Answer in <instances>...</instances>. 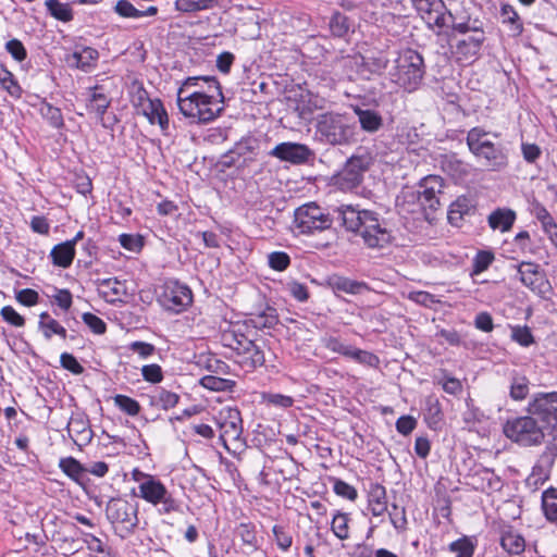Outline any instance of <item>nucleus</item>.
Returning a JSON list of instances; mask_svg holds the SVG:
<instances>
[{"label":"nucleus","mask_w":557,"mask_h":557,"mask_svg":"<svg viewBox=\"0 0 557 557\" xmlns=\"http://www.w3.org/2000/svg\"><path fill=\"white\" fill-rule=\"evenodd\" d=\"M213 83V92L194 89L197 78H185L176 92L180 112L194 124H207L219 117L224 111V96L218 79Z\"/></svg>","instance_id":"f257e3e1"},{"label":"nucleus","mask_w":557,"mask_h":557,"mask_svg":"<svg viewBox=\"0 0 557 557\" xmlns=\"http://www.w3.org/2000/svg\"><path fill=\"white\" fill-rule=\"evenodd\" d=\"M334 213L339 224L347 232L359 235L368 248H384L393 239L388 222L375 211L341 206Z\"/></svg>","instance_id":"f03ea898"},{"label":"nucleus","mask_w":557,"mask_h":557,"mask_svg":"<svg viewBox=\"0 0 557 557\" xmlns=\"http://www.w3.org/2000/svg\"><path fill=\"white\" fill-rule=\"evenodd\" d=\"M527 412L532 414L541 425L549 430L546 450L541 455L533 467L532 474L539 478H547L549 469L557 456V392L534 394L527 407Z\"/></svg>","instance_id":"7ed1b4c3"},{"label":"nucleus","mask_w":557,"mask_h":557,"mask_svg":"<svg viewBox=\"0 0 557 557\" xmlns=\"http://www.w3.org/2000/svg\"><path fill=\"white\" fill-rule=\"evenodd\" d=\"M246 322H230L221 329L220 342L233 352L234 361L246 372H251L265 362L263 350L246 334Z\"/></svg>","instance_id":"20e7f679"},{"label":"nucleus","mask_w":557,"mask_h":557,"mask_svg":"<svg viewBox=\"0 0 557 557\" xmlns=\"http://www.w3.org/2000/svg\"><path fill=\"white\" fill-rule=\"evenodd\" d=\"M131 476L137 483V487L133 488V495L156 507L161 516L181 511V500L174 497L157 475L135 468Z\"/></svg>","instance_id":"39448f33"},{"label":"nucleus","mask_w":557,"mask_h":557,"mask_svg":"<svg viewBox=\"0 0 557 557\" xmlns=\"http://www.w3.org/2000/svg\"><path fill=\"white\" fill-rule=\"evenodd\" d=\"M357 125L347 114L330 111L317 116L314 138L321 144L350 146L357 141Z\"/></svg>","instance_id":"423d86ee"},{"label":"nucleus","mask_w":557,"mask_h":557,"mask_svg":"<svg viewBox=\"0 0 557 557\" xmlns=\"http://www.w3.org/2000/svg\"><path fill=\"white\" fill-rule=\"evenodd\" d=\"M444 188L441 176L429 175L419 183L417 190H403L396 199V207L401 213H414L418 211H436L440 207V194Z\"/></svg>","instance_id":"0eeeda50"},{"label":"nucleus","mask_w":557,"mask_h":557,"mask_svg":"<svg viewBox=\"0 0 557 557\" xmlns=\"http://www.w3.org/2000/svg\"><path fill=\"white\" fill-rule=\"evenodd\" d=\"M387 74L392 83L408 92L416 91L425 74L424 60L416 50L405 49L394 60Z\"/></svg>","instance_id":"6e6552de"},{"label":"nucleus","mask_w":557,"mask_h":557,"mask_svg":"<svg viewBox=\"0 0 557 557\" xmlns=\"http://www.w3.org/2000/svg\"><path fill=\"white\" fill-rule=\"evenodd\" d=\"M487 132L481 126H474L467 133L466 143L469 151L492 171H502L508 165V152L502 144L487 139Z\"/></svg>","instance_id":"1a4fd4ad"},{"label":"nucleus","mask_w":557,"mask_h":557,"mask_svg":"<svg viewBox=\"0 0 557 557\" xmlns=\"http://www.w3.org/2000/svg\"><path fill=\"white\" fill-rule=\"evenodd\" d=\"M106 517L122 540L132 536L139 524L138 505L122 497L111 498L106 506Z\"/></svg>","instance_id":"9d476101"},{"label":"nucleus","mask_w":557,"mask_h":557,"mask_svg":"<svg viewBox=\"0 0 557 557\" xmlns=\"http://www.w3.org/2000/svg\"><path fill=\"white\" fill-rule=\"evenodd\" d=\"M503 431L507 438L524 447L540 445L545 438L544 428L529 413L508 419Z\"/></svg>","instance_id":"9b49d317"},{"label":"nucleus","mask_w":557,"mask_h":557,"mask_svg":"<svg viewBox=\"0 0 557 557\" xmlns=\"http://www.w3.org/2000/svg\"><path fill=\"white\" fill-rule=\"evenodd\" d=\"M334 216L315 202L298 207L294 212V228L304 235H312L331 228Z\"/></svg>","instance_id":"f8f14e48"},{"label":"nucleus","mask_w":557,"mask_h":557,"mask_svg":"<svg viewBox=\"0 0 557 557\" xmlns=\"http://www.w3.org/2000/svg\"><path fill=\"white\" fill-rule=\"evenodd\" d=\"M158 301L164 310L181 313L193 304V292L186 284L168 278L160 286Z\"/></svg>","instance_id":"ddd939ff"},{"label":"nucleus","mask_w":557,"mask_h":557,"mask_svg":"<svg viewBox=\"0 0 557 557\" xmlns=\"http://www.w3.org/2000/svg\"><path fill=\"white\" fill-rule=\"evenodd\" d=\"M518 280L523 286L542 298L552 292V285L541 265L531 261H521L513 265Z\"/></svg>","instance_id":"4468645a"},{"label":"nucleus","mask_w":557,"mask_h":557,"mask_svg":"<svg viewBox=\"0 0 557 557\" xmlns=\"http://www.w3.org/2000/svg\"><path fill=\"white\" fill-rule=\"evenodd\" d=\"M413 5L428 27L440 35L446 27L447 8L443 0H412Z\"/></svg>","instance_id":"2eb2a0df"},{"label":"nucleus","mask_w":557,"mask_h":557,"mask_svg":"<svg viewBox=\"0 0 557 557\" xmlns=\"http://www.w3.org/2000/svg\"><path fill=\"white\" fill-rule=\"evenodd\" d=\"M269 156L282 162L295 165L308 163L314 158V152L307 145L293 141L277 144L269 151Z\"/></svg>","instance_id":"dca6fc26"},{"label":"nucleus","mask_w":557,"mask_h":557,"mask_svg":"<svg viewBox=\"0 0 557 557\" xmlns=\"http://www.w3.org/2000/svg\"><path fill=\"white\" fill-rule=\"evenodd\" d=\"M216 424L220 429V438L226 446L228 441H239L243 434V420L237 408L224 407L219 411Z\"/></svg>","instance_id":"f3484780"},{"label":"nucleus","mask_w":557,"mask_h":557,"mask_svg":"<svg viewBox=\"0 0 557 557\" xmlns=\"http://www.w3.org/2000/svg\"><path fill=\"white\" fill-rule=\"evenodd\" d=\"M445 23V29L450 28L454 35H467L469 32L484 28L483 21L478 16H472L470 11L461 5L447 10Z\"/></svg>","instance_id":"a211bd4d"},{"label":"nucleus","mask_w":557,"mask_h":557,"mask_svg":"<svg viewBox=\"0 0 557 557\" xmlns=\"http://www.w3.org/2000/svg\"><path fill=\"white\" fill-rule=\"evenodd\" d=\"M259 149V140L253 136L243 137L240 140L235 143L234 147L231 148L222 156V164L231 168L247 161H252Z\"/></svg>","instance_id":"6ab92c4d"},{"label":"nucleus","mask_w":557,"mask_h":557,"mask_svg":"<svg viewBox=\"0 0 557 557\" xmlns=\"http://www.w3.org/2000/svg\"><path fill=\"white\" fill-rule=\"evenodd\" d=\"M371 163L372 158L369 153L351 156L339 174L343 185L346 188H355L359 186Z\"/></svg>","instance_id":"aec40b11"},{"label":"nucleus","mask_w":557,"mask_h":557,"mask_svg":"<svg viewBox=\"0 0 557 557\" xmlns=\"http://www.w3.org/2000/svg\"><path fill=\"white\" fill-rule=\"evenodd\" d=\"M468 37L458 40L455 45V54L458 60L469 61L478 58L486 40L484 28L469 32Z\"/></svg>","instance_id":"412c9836"},{"label":"nucleus","mask_w":557,"mask_h":557,"mask_svg":"<svg viewBox=\"0 0 557 557\" xmlns=\"http://www.w3.org/2000/svg\"><path fill=\"white\" fill-rule=\"evenodd\" d=\"M349 108L358 117L360 128L368 134H375L384 126L382 114L373 109H363L359 104H350Z\"/></svg>","instance_id":"4be33fe9"},{"label":"nucleus","mask_w":557,"mask_h":557,"mask_svg":"<svg viewBox=\"0 0 557 557\" xmlns=\"http://www.w3.org/2000/svg\"><path fill=\"white\" fill-rule=\"evenodd\" d=\"M471 484L476 491L492 493L500 491L503 482L494 470L480 467L471 475Z\"/></svg>","instance_id":"5701e85b"},{"label":"nucleus","mask_w":557,"mask_h":557,"mask_svg":"<svg viewBox=\"0 0 557 557\" xmlns=\"http://www.w3.org/2000/svg\"><path fill=\"white\" fill-rule=\"evenodd\" d=\"M99 52L92 47H82L67 55L66 62L70 66L90 72L97 66Z\"/></svg>","instance_id":"b1692460"},{"label":"nucleus","mask_w":557,"mask_h":557,"mask_svg":"<svg viewBox=\"0 0 557 557\" xmlns=\"http://www.w3.org/2000/svg\"><path fill=\"white\" fill-rule=\"evenodd\" d=\"M327 285L334 293H345L348 295H359L370 290L369 285L362 281H355L342 275H332L327 280Z\"/></svg>","instance_id":"393cba45"},{"label":"nucleus","mask_w":557,"mask_h":557,"mask_svg":"<svg viewBox=\"0 0 557 557\" xmlns=\"http://www.w3.org/2000/svg\"><path fill=\"white\" fill-rule=\"evenodd\" d=\"M500 546L509 555H521L525 549V540L517 530L508 525L502 529Z\"/></svg>","instance_id":"a878e982"},{"label":"nucleus","mask_w":557,"mask_h":557,"mask_svg":"<svg viewBox=\"0 0 557 557\" xmlns=\"http://www.w3.org/2000/svg\"><path fill=\"white\" fill-rule=\"evenodd\" d=\"M423 419L432 430H438L444 421V412L438 398L430 395L425 398L423 407Z\"/></svg>","instance_id":"bb28decb"},{"label":"nucleus","mask_w":557,"mask_h":557,"mask_svg":"<svg viewBox=\"0 0 557 557\" xmlns=\"http://www.w3.org/2000/svg\"><path fill=\"white\" fill-rule=\"evenodd\" d=\"M516 219L517 214L512 209L497 208L487 216V223L492 230L506 233L511 230Z\"/></svg>","instance_id":"cd10ccee"},{"label":"nucleus","mask_w":557,"mask_h":557,"mask_svg":"<svg viewBox=\"0 0 557 557\" xmlns=\"http://www.w3.org/2000/svg\"><path fill=\"white\" fill-rule=\"evenodd\" d=\"M76 255V248L71 242H63L52 247L49 258L54 267L67 269L72 265Z\"/></svg>","instance_id":"c85d7f7f"},{"label":"nucleus","mask_w":557,"mask_h":557,"mask_svg":"<svg viewBox=\"0 0 557 557\" xmlns=\"http://www.w3.org/2000/svg\"><path fill=\"white\" fill-rule=\"evenodd\" d=\"M368 509L376 517L383 516L387 511L386 488L383 485L379 483L370 485Z\"/></svg>","instance_id":"c756f323"},{"label":"nucleus","mask_w":557,"mask_h":557,"mask_svg":"<svg viewBox=\"0 0 557 557\" xmlns=\"http://www.w3.org/2000/svg\"><path fill=\"white\" fill-rule=\"evenodd\" d=\"M38 330L46 341H51L53 335L62 339L67 337L66 329L47 311L39 314Z\"/></svg>","instance_id":"7c9ffc66"},{"label":"nucleus","mask_w":557,"mask_h":557,"mask_svg":"<svg viewBox=\"0 0 557 557\" xmlns=\"http://www.w3.org/2000/svg\"><path fill=\"white\" fill-rule=\"evenodd\" d=\"M141 113L148 119L150 124H158L162 133L166 134L169 128V115L160 99L156 98L149 102Z\"/></svg>","instance_id":"2f4dec72"},{"label":"nucleus","mask_w":557,"mask_h":557,"mask_svg":"<svg viewBox=\"0 0 557 557\" xmlns=\"http://www.w3.org/2000/svg\"><path fill=\"white\" fill-rule=\"evenodd\" d=\"M442 170L455 181L463 180L468 176L470 165L458 159L455 153L445 154L441 159Z\"/></svg>","instance_id":"473e14b6"},{"label":"nucleus","mask_w":557,"mask_h":557,"mask_svg":"<svg viewBox=\"0 0 557 557\" xmlns=\"http://www.w3.org/2000/svg\"><path fill=\"white\" fill-rule=\"evenodd\" d=\"M149 406L157 409L170 410L180 401V395L163 387H157L148 395Z\"/></svg>","instance_id":"72a5a7b5"},{"label":"nucleus","mask_w":557,"mask_h":557,"mask_svg":"<svg viewBox=\"0 0 557 557\" xmlns=\"http://www.w3.org/2000/svg\"><path fill=\"white\" fill-rule=\"evenodd\" d=\"M67 432L77 445H87L92 440V431L83 418H72L67 424Z\"/></svg>","instance_id":"f704fd0d"},{"label":"nucleus","mask_w":557,"mask_h":557,"mask_svg":"<svg viewBox=\"0 0 557 557\" xmlns=\"http://www.w3.org/2000/svg\"><path fill=\"white\" fill-rule=\"evenodd\" d=\"M114 12L121 17L140 18L145 16H154L158 13V8L150 5L146 10H139L128 0H119L114 5Z\"/></svg>","instance_id":"c9c22d12"},{"label":"nucleus","mask_w":557,"mask_h":557,"mask_svg":"<svg viewBox=\"0 0 557 557\" xmlns=\"http://www.w3.org/2000/svg\"><path fill=\"white\" fill-rule=\"evenodd\" d=\"M474 211L472 200L466 196L458 197L449 207L448 221L458 226L463 216Z\"/></svg>","instance_id":"e433bc0d"},{"label":"nucleus","mask_w":557,"mask_h":557,"mask_svg":"<svg viewBox=\"0 0 557 557\" xmlns=\"http://www.w3.org/2000/svg\"><path fill=\"white\" fill-rule=\"evenodd\" d=\"M247 325H251L255 329H273L278 322V315L276 309L267 307L259 313L250 314L249 319L245 321Z\"/></svg>","instance_id":"4c0bfd02"},{"label":"nucleus","mask_w":557,"mask_h":557,"mask_svg":"<svg viewBox=\"0 0 557 557\" xmlns=\"http://www.w3.org/2000/svg\"><path fill=\"white\" fill-rule=\"evenodd\" d=\"M502 23L506 25L512 37H519L523 33V23L516 11L510 4H503L500 7Z\"/></svg>","instance_id":"58836bf2"},{"label":"nucleus","mask_w":557,"mask_h":557,"mask_svg":"<svg viewBox=\"0 0 557 557\" xmlns=\"http://www.w3.org/2000/svg\"><path fill=\"white\" fill-rule=\"evenodd\" d=\"M529 393V379L525 375L513 371L510 375L509 397L515 401H522L528 397Z\"/></svg>","instance_id":"ea45409f"},{"label":"nucleus","mask_w":557,"mask_h":557,"mask_svg":"<svg viewBox=\"0 0 557 557\" xmlns=\"http://www.w3.org/2000/svg\"><path fill=\"white\" fill-rule=\"evenodd\" d=\"M235 534L243 542V545L249 548V553L259 549L256 525L251 522H242L235 530Z\"/></svg>","instance_id":"a19ab883"},{"label":"nucleus","mask_w":557,"mask_h":557,"mask_svg":"<svg viewBox=\"0 0 557 557\" xmlns=\"http://www.w3.org/2000/svg\"><path fill=\"white\" fill-rule=\"evenodd\" d=\"M39 114L53 128L60 129L64 126V119L61 109L52 106L46 100L40 102Z\"/></svg>","instance_id":"79ce46f5"},{"label":"nucleus","mask_w":557,"mask_h":557,"mask_svg":"<svg viewBox=\"0 0 557 557\" xmlns=\"http://www.w3.org/2000/svg\"><path fill=\"white\" fill-rule=\"evenodd\" d=\"M542 509L548 521L557 523V488L549 487L542 493Z\"/></svg>","instance_id":"37998d69"},{"label":"nucleus","mask_w":557,"mask_h":557,"mask_svg":"<svg viewBox=\"0 0 557 557\" xmlns=\"http://www.w3.org/2000/svg\"><path fill=\"white\" fill-rule=\"evenodd\" d=\"M174 5L178 12L191 14L212 9L215 0H175Z\"/></svg>","instance_id":"c03bdc74"},{"label":"nucleus","mask_w":557,"mask_h":557,"mask_svg":"<svg viewBox=\"0 0 557 557\" xmlns=\"http://www.w3.org/2000/svg\"><path fill=\"white\" fill-rule=\"evenodd\" d=\"M59 468L73 481L79 483L86 472L83 465L74 457L61 458Z\"/></svg>","instance_id":"a18cd8bd"},{"label":"nucleus","mask_w":557,"mask_h":557,"mask_svg":"<svg viewBox=\"0 0 557 557\" xmlns=\"http://www.w3.org/2000/svg\"><path fill=\"white\" fill-rule=\"evenodd\" d=\"M349 513L336 511L333 515L331 530L338 540L344 541L349 539Z\"/></svg>","instance_id":"49530a36"},{"label":"nucleus","mask_w":557,"mask_h":557,"mask_svg":"<svg viewBox=\"0 0 557 557\" xmlns=\"http://www.w3.org/2000/svg\"><path fill=\"white\" fill-rule=\"evenodd\" d=\"M0 85L13 98L22 97L23 89L12 72L5 67H0Z\"/></svg>","instance_id":"de8ad7c7"},{"label":"nucleus","mask_w":557,"mask_h":557,"mask_svg":"<svg viewBox=\"0 0 557 557\" xmlns=\"http://www.w3.org/2000/svg\"><path fill=\"white\" fill-rule=\"evenodd\" d=\"M346 358H350L357 363L370 367V368H377L380 364L379 357L368 350H363L357 347L351 346L345 356Z\"/></svg>","instance_id":"09e8293b"},{"label":"nucleus","mask_w":557,"mask_h":557,"mask_svg":"<svg viewBox=\"0 0 557 557\" xmlns=\"http://www.w3.org/2000/svg\"><path fill=\"white\" fill-rule=\"evenodd\" d=\"M98 89L99 87H95L92 92L90 94L87 109L90 112L96 113L98 117L102 119L104 113L107 112V109L110 106V100L104 94L98 92Z\"/></svg>","instance_id":"8fccbe9b"},{"label":"nucleus","mask_w":557,"mask_h":557,"mask_svg":"<svg viewBox=\"0 0 557 557\" xmlns=\"http://www.w3.org/2000/svg\"><path fill=\"white\" fill-rule=\"evenodd\" d=\"M83 542L86 544L89 554L87 556H103L113 554L111 547L91 533L83 534Z\"/></svg>","instance_id":"3c124183"},{"label":"nucleus","mask_w":557,"mask_h":557,"mask_svg":"<svg viewBox=\"0 0 557 557\" xmlns=\"http://www.w3.org/2000/svg\"><path fill=\"white\" fill-rule=\"evenodd\" d=\"M273 540L278 549L288 552L293 545V535L288 527L275 524L272 528Z\"/></svg>","instance_id":"603ef678"},{"label":"nucleus","mask_w":557,"mask_h":557,"mask_svg":"<svg viewBox=\"0 0 557 557\" xmlns=\"http://www.w3.org/2000/svg\"><path fill=\"white\" fill-rule=\"evenodd\" d=\"M131 102L135 108L143 111L153 99L149 98V94L141 83L134 82L129 90Z\"/></svg>","instance_id":"864d4df0"},{"label":"nucleus","mask_w":557,"mask_h":557,"mask_svg":"<svg viewBox=\"0 0 557 557\" xmlns=\"http://www.w3.org/2000/svg\"><path fill=\"white\" fill-rule=\"evenodd\" d=\"M388 518L398 533H403L407 530L408 521L406 516V509L397 504H392L391 509L387 508Z\"/></svg>","instance_id":"5fc2aeb1"},{"label":"nucleus","mask_w":557,"mask_h":557,"mask_svg":"<svg viewBox=\"0 0 557 557\" xmlns=\"http://www.w3.org/2000/svg\"><path fill=\"white\" fill-rule=\"evenodd\" d=\"M200 384L208 389L215 392L233 391L236 383L232 380L222 379L216 375H205L200 380Z\"/></svg>","instance_id":"6e6d98bb"},{"label":"nucleus","mask_w":557,"mask_h":557,"mask_svg":"<svg viewBox=\"0 0 557 557\" xmlns=\"http://www.w3.org/2000/svg\"><path fill=\"white\" fill-rule=\"evenodd\" d=\"M46 7L49 13L57 20L69 22L73 18V12L67 3H62L59 0H47Z\"/></svg>","instance_id":"4d7b16f0"},{"label":"nucleus","mask_w":557,"mask_h":557,"mask_svg":"<svg viewBox=\"0 0 557 557\" xmlns=\"http://www.w3.org/2000/svg\"><path fill=\"white\" fill-rule=\"evenodd\" d=\"M114 405L124 413L135 417L140 412L139 403L126 395L117 394L113 397Z\"/></svg>","instance_id":"13d9d810"},{"label":"nucleus","mask_w":557,"mask_h":557,"mask_svg":"<svg viewBox=\"0 0 557 557\" xmlns=\"http://www.w3.org/2000/svg\"><path fill=\"white\" fill-rule=\"evenodd\" d=\"M321 345L329 349L332 352L339 354L342 356H346L351 345L344 344L339 337L334 336L332 334L325 333L320 338Z\"/></svg>","instance_id":"bf43d9fd"},{"label":"nucleus","mask_w":557,"mask_h":557,"mask_svg":"<svg viewBox=\"0 0 557 557\" xmlns=\"http://www.w3.org/2000/svg\"><path fill=\"white\" fill-rule=\"evenodd\" d=\"M494 261V253L488 250H480L472 261V275L481 274L486 271Z\"/></svg>","instance_id":"052dcab7"},{"label":"nucleus","mask_w":557,"mask_h":557,"mask_svg":"<svg viewBox=\"0 0 557 557\" xmlns=\"http://www.w3.org/2000/svg\"><path fill=\"white\" fill-rule=\"evenodd\" d=\"M511 339L518 343L522 347H530L534 344V336L527 325H515L511 326Z\"/></svg>","instance_id":"680f3d73"},{"label":"nucleus","mask_w":557,"mask_h":557,"mask_svg":"<svg viewBox=\"0 0 557 557\" xmlns=\"http://www.w3.org/2000/svg\"><path fill=\"white\" fill-rule=\"evenodd\" d=\"M512 245L516 246L517 251L521 255H535L536 249L533 247L531 236L528 231H520L512 239Z\"/></svg>","instance_id":"e2e57ef3"},{"label":"nucleus","mask_w":557,"mask_h":557,"mask_svg":"<svg viewBox=\"0 0 557 557\" xmlns=\"http://www.w3.org/2000/svg\"><path fill=\"white\" fill-rule=\"evenodd\" d=\"M331 480L333 482V491L337 496H341L351 502L357 499L358 492L352 485L348 484L347 482L341 479L333 478Z\"/></svg>","instance_id":"0e129e2a"},{"label":"nucleus","mask_w":557,"mask_h":557,"mask_svg":"<svg viewBox=\"0 0 557 557\" xmlns=\"http://www.w3.org/2000/svg\"><path fill=\"white\" fill-rule=\"evenodd\" d=\"M449 550L455 553V557H472L474 546L469 539L462 537L449 544Z\"/></svg>","instance_id":"69168bd1"},{"label":"nucleus","mask_w":557,"mask_h":557,"mask_svg":"<svg viewBox=\"0 0 557 557\" xmlns=\"http://www.w3.org/2000/svg\"><path fill=\"white\" fill-rule=\"evenodd\" d=\"M5 51L16 61L23 62L27 58V50L23 42L16 38L5 42Z\"/></svg>","instance_id":"338daca9"},{"label":"nucleus","mask_w":557,"mask_h":557,"mask_svg":"<svg viewBox=\"0 0 557 557\" xmlns=\"http://www.w3.org/2000/svg\"><path fill=\"white\" fill-rule=\"evenodd\" d=\"M268 263L275 271H284L290 264V257L284 251H273L268 256Z\"/></svg>","instance_id":"774afa93"}]
</instances>
